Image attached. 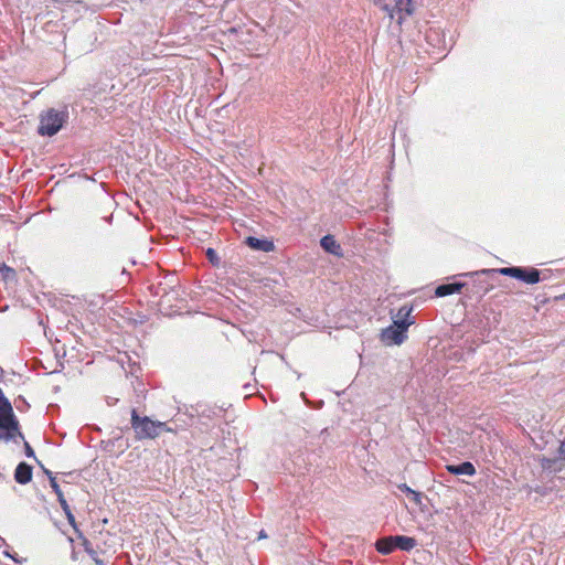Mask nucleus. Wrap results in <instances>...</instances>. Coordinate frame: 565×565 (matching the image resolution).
<instances>
[{"label": "nucleus", "mask_w": 565, "mask_h": 565, "mask_svg": "<svg viewBox=\"0 0 565 565\" xmlns=\"http://www.w3.org/2000/svg\"><path fill=\"white\" fill-rule=\"evenodd\" d=\"M18 438L24 439V436L10 401L0 388V441L17 443Z\"/></svg>", "instance_id": "1"}, {"label": "nucleus", "mask_w": 565, "mask_h": 565, "mask_svg": "<svg viewBox=\"0 0 565 565\" xmlns=\"http://www.w3.org/2000/svg\"><path fill=\"white\" fill-rule=\"evenodd\" d=\"M131 427L138 439H153L162 430L172 431L163 422L152 420L147 416L140 417L136 409L131 411Z\"/></svg>", "instance_id": "2"}, {"label": "nucleus", "mask_w": 565, "mask_h": 565, "mask_svg": "<svg viewBox=\"0 0 565 565\" xmlns=\"http://www.w3.org/2000/svg\"><path fill=\"white\" fill-rule=\"evenodd\" d=\"M66 118L67 113L58 111L53 108L49 109L40 117V126L38 128V132L41 136L52 137L60 131Z\"/></svg>", "instance_id": "3"}, {"label": "nucleus", "mask_w": 565, "mask_h": 565, "mask_svg": "<svg viewBox=\"0 0 565 565\" xmlns=\"http://www.w3.org/2000/svg\"><path fill=\"white\" fill-rule=\"evenodd\" d=\"M481 274L499 273L503 276H510L515 279L522 280L526 284L533 285L540 281V271L536 268L524 267H502L498 269H484Z\"/></svg>", "instance_id": "4"}, {"label": "nucleus", "mask_w": 565, "mask_h": 565, "mask_svg": "<svg viewBox=\"0 0 565 565\" xmlns=\"http://www.w3.org/2000/svg\"><path fill=\"white\" fill-rule=\"evenodd\" d=\"M414 321H393V324L383 329L381 333V340L387 345L402 344L407 335V329Z\"/></svg>", "instance_id": "5"}, {"label": "nucleus", "mask_w": 565, "mask_h": 565, "mask_svg": "<svg viewBox=\"0 0 565 565\" xmlns=\"http://www.w3.org/2000/svg\"><path fill=\"white\" fill-rule=\"evenodd\" d=\"M382 10L387 13L391 20H396L397 24L401 25L406 18L413 14L415 8L412 0H395L394 7L384 3Z\"/></svg>", "instance_id": "6"}, {"label": "nucleus", "mask_w": 565, "mask_h": 565, "mask_svg": "<svg viewBox=\"0 0 565 565\" xmlns=\"http://www.w3.org/2000/svg\"><path fill=\"white\" fill-rule=\"evenodd\" d=\"M542 469L558 472L565 467V438L561 440L557 455L554 458L542 457L540 459Z\"/></svg>", "instance_id": "7"}, {"label": "nucleus", "mask_w": 565, "mask_h": 565, "mask_svg": "<svg viewBox=\"0 0 565 565\" xmlns=\"http://www.w3.org/2000/svg\"><path fill=\"white\" fill-rule=\"evenodd\" d=\"M14 479L20 484H26L32 479V467L25 462H20L14 471Z\"/></svg>", "instance_id": "8"}, {"label": "nucleus", "mask_w": 565, "mask_h": 565, "mask_svg": "<svg viewBox=\"0 0 565 565\" xmlns=\"http://www.w3.org/2000/svg\"><path fill=\"white\" fill-rule=\"evenodd\" d=\"M446 470L455 476L466 475V476H475L476 468L470 461H465L460 465H447Z\"/></svg>", "instance_id": "9"}, {"label": "nucleus", "mask_w": 565, "mask_h": 565, "mask_svg": "<svg viewBox=\"0 0 565 565\" xmlns=\"http://www.w3.org/2000/svg\"><path fill=\"white\" fill-rule=\"evenodd\" d=\"M246 244L255 250L263 252H273L275 249V244L268 239H259L257 237L249 236L246 238Z\"/></svg>", "instance_id": "10"}, {"label": "nucleus", "mask_w": 565, "mask_h": 565, "mask_svg": "<svg viewBox=\"0 0 565 565\" xmlns=\"http://www.w3.org/2000/svg\"><path fill=\"white\" fill-rule=\"evenodd\" d=\"M463 287L465 284L462 282L444 284L435 289V295L437 297H446L452 294L460 292Z\"/></svg>", "instance_id": "11"}, {"label": "nucleus", "mask_w": 565, "mask_h": 565, "mask_svg": "<svg viewBox=\"0 0 565 565\" xmlns=\"http://www.w3.org/2000/svg\"><path fill=\"white\" fill-rule=\"evenodd\" d=\"M320 245L321 247L332 254V255H335V256H340L341 255V246L340 244L334 239V237L332 235H326L321 238L320 241Z\"/></svg>", "instance_id": "12"}, {"label": "nucleus", "mask_w": 565, "mask_h": 565, "mask_svg": "<svg viewBox=\"0 0 565 565\" xmlns=\"http://www.w3.org/2000/svg\"><path fill=\"white\" fill-rule=\"evenodd\" d=\"M394 540V548H399L401 551H411L416 546V540L414 537L396 535L393 536Z\"/></svg>", "instance_id": "13"}, {"label": "nucleus", "mask_w": 565, "mask_h": 565, "mask_svg": "<svg viewBox=\"0 0 565 565\" xmlns=\"http://www.w3.org/2000/svg\"><path fill=\"white\" fill-rule=\"evenodd\" d=\"M375 547L376 551L383 555L391 554L395 550L393 536H385L377 540Z\"/></svg>", "instance_id": "14"}, {"label": "nucleus", "mask_w": 565, "mask_h": 565, "mask_svg": "<svg viewBox=\"0 0 565 565\" xmlns=\"http://www.w3.org/2000/svg\"><path fill=\"white\" fill-rule=\"evenodd\" d=\"M85 551L90 556V558L95 562L96 565H106L100 554L97 553L88 542H85Z\"/></svg>", "instance_id": "15"}, {"label": "nucleus", "mask_w": 565, "mask_h": 565, "mask_svg": "<svg viewBox=\"0 0 565 565\" xmlns=\"http://www.w3.org/2000/svg\"><path fill=\"white\" fill-rule=\"evenodd\" d=\"M60 504H61V508L63 509V511H64V513H65V515H66V518H67L68 523H70V524H71L75 530H77V527H76V522H75V516L73 515V513H72V511H71V508H70V505H68L67 501H66V500H61Z\"/></svg>", "instance_id": "16"}, {"label": "nucleus", "mask_w": 565, "mask_h": 565, "mask_svg": "<svg viewBox=\"0 0 565 565\" xmlns=\"http://www.w3.org/2000/svg\"><path fill=\"white\" fill-rule=\"evenodd\" d=\"M412 308L407 306H403L399 308L396 319L394 321H414L411 319Z\"/></svg>", "instance_id": "17"}, {"label": "nucleus", "mask_w": 565, "mask_h": 565, "mask_svg": "<svg viewBox=\"0 0 565 565\" xmlns=\"http://www.w3.org/2000/svg\"><path fill=\"white\" fill-rule=\"evenodd\" d=\"M50 484H51L53 491L55 492L58 502H61V500H66L65 497H64V492L62 491V489H61L60 484L57 483L55 477H51V483Z\"/></svg>", "instance_id": "18"}, {"label": "nucleus", "mask_w": 565, "mask_h": 565, "mask_svg": "<svg viewBox=\"0 0 565 565\" xmlns=\"http://www.w3.org/2000/svg\"><path fill=\"white\" fill-rule=\"evenodd\" d=\"M0 271L2 273L6 279L12 278L15 275V271L4 264L2 265V267H0Z\"/></svg>", "instance_id": "19"}, {"label": "nucleus", "mask_w": 565, "mask_h": 565, "mask_svg": "<svg viewBox=\"0 0 565 565\" xmlns=\"http://www.w3.org/2000/svg\"><path fill=\"white\" fill-rule=\"evenodd\" d=\"M206 256L213 265H218L220 259L217 257L216 252L213 248H207Z\"/></svg>", "instance_id": "20"}, {"label": "nucleus", "mask_w": 565, "mask_h": 565, "mask_svg": "<svg viewBox=\"0 0 565 565\" xmlns=\"http://www.w3.org/2000/svg\"><path fill=\"white\" fill-rule=\"evenodd\" d=\"M24 449H25V456L28 458H34L35 457L34 450L32 449V447L26 441L24 443Z\"/></svg>", "instance_id": "21"}, {"label": "nucleus", "mask_w": 565, "mask_h": 565, "mask_svg": "<svg viewBox=\"0 0 565 565\" xmlns=\"http://www.w3.org/2000/svg\"><path fill=\"white\" fill-rule=\"evenodd\" d=\"M411 499L416 504H420L422 503V494L419 492L415 491V490L412 492Z\"/></svg>", "instance_id": "22"}, {"label": "nucleus", "mask_w": 565, "mask_h": 565, "mask_svg": "<svg viewBox=\"0 0 565 565\" xmlns=\"http://www.w3.org/2000/svg\"><path fill=\"white\" fill-rule=\"evenodd\" d=\"M398 489L403 492H405L406 494L411 495L412 492L414 491L413 489H411L406 483H402L398 486Z\"/></svg>", "instance_id": "23"}, {"label": "nucleus", "mask_w": 565, "mask_h": 565, "mask_svg": "<svg viewBox=\"0 0 565 565\" xmlns=\"http://www.w3.org/2000/svg\"><path fill=\"white\" fill-rule=\"evenodd\" d=\"M1 547H9V545L6 543L4 539L0 536V548Z\"/></svg>", "instance_id": "24"}, {"label": "nucleus", "mask_w": 565, "mask_h": 565, "mask_svg": "<svg viewBox=\"0 0 565 565\" xmlns=\"http://www.w3.org/2000/svg\"><path fill=\"white\" fill-rule=\"evenodd\" d=\"M374 3L382 9V6L385 3V0H374Z\"/></svg>", "instance_id": "25"}, {"label": "nucleus", "mask_w": 565, "mask_h": 565, "mask_svg": "<svg viewBox=\"0 0 565 565\" xmlns=\"http://www.w3.org/2000/svg\"><path fill=\"white\" fill-rule=\"evenodd\" d=\"M3 555L7 556V557H12V555L9 553V547H4L3 550Z\"/></svg>", "instance_id": "26"}, {"label": "nucleus", "mask_w": 565, "mask_h": 565, "mask_svg": "<svg viewBox=\"0 0 565 565\" xmlns=\"http://www.w3.org/2000/svg\"><path fill=\"white\" fill-rule=\"evenodd\" d=\"M266 537H267L266 533L264 531H260L258 539H266Z\"/></svg>", "instance_id": "27"}, {"label": "nucleus", "mask_w": 565, "mask_h": 565, "mask_svg": "<svg viewBox=\"0 0 565 565\" xmlns=\"http://www.w3.org/2000/svg\"><path fill=\"white\" fill-rule=\"evenodd\" d=\"M46 476L51 479V477H54L50 470H45Z\"/></svg>", "instance_id": "28"}, {"label": "nucleus", "mask_w": 565, "mask_h": 565, "mask_svg": "<svg viewBox=\"0 0 565 565\" xmlns=\"http://www.w3.org/2000/svg\"><path fill=\"white\" fill-rule=\"evenodd\" d=\"M100 185L104 190H106V184L104 182H102Z\"/></svg>", "instance_id": "29"}]
</instances>
